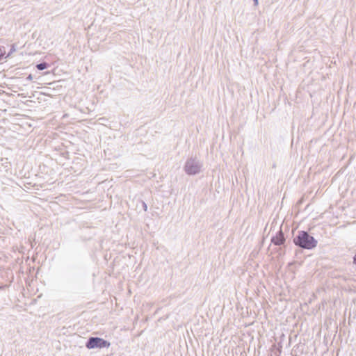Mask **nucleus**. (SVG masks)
<instances>
[{
	"mask_svg": "<svg viewBox=\"0 0 356 356\" xmlns=\"http://www.w3.org/2000/svg\"><path fill=\"white\" fill-rule=\"evenodd\" d=\"M296 245L307 250H312L316 247L317 241L306 231H300L298 235L293 238Z\"/></svg>",
	"mask_w": 356,
	"mask_h": 356,
	"instance_id": "1",
	"label": "nucleus"
},
{
	"mask_svg": "<svg viewBox=\"0 0 356 356\" xmlns=\"http://www.w3.org/2000/svg\"><path fill=\"white\" fill-rule=\"evenodd\" d=\"M202 163L196 158H189L184 165V170L187 175H195L201 172Z\"/></svg>",
	"mask_w": 356,
	"mask_h": 356,
	"instance_id": "2",
	"label": "nucleus"
},
{
	"mask_svg": "<svg viewBox=\"0 0 356 356\" xmlns=\"http://www.w3.org/2000/svg\"><path fill=\"white\" fill-rule=\"evenodd\" d=\"M110 346L111 343L109 341L97 337H89L86 343V347L88 349H101L104 348H108Z\"/></svg>",
	"mask_w": 356,
	"mask_h": 356,
	"instance_id": "3",
	"label": "nucleus"
},
{
	"mask_svg": "<svg viewBox=\"0 0 356 356\" xmlns=\"http://www.w3.org/2000/svg\"><path fill=\"white\" fill-rule=\"evenodd\" d=\"M271 242L275 245H281L285 242V237L283 232L280 229L275 236L271 238Z\"/></svg>",
	"mask_w": 356,
	"mask_h": 356,
	"instance_id": "4",
	"label": "nucleus"
},
{
	"mask_svg": "<svg viewBox=\"0 0 356 356\" xmlns=\"http://www.w3.org/2000/svg\"><path fill=\"white\" fill-rule=\"evenodd\" d=\"M48 67H49V64L46 62H42V63L36 65V68L38 70H41V71L48 68Z\"/></svg>",
	"mask_w": 356,
	"mask_h": 356,
	"instance_id": "5",
	"label": "nucleus"
},
{
	"mask_svg": "<svg viewBox=\"0 0 356 356\" xmlns=\"http://www.w3.org/2000/svg\"><path fill=\"white\" fill-rule=\"evenodd\" d=\"M141 204H142L143 209H144L145 211H146L147 210V206L146 203L145 202L142 201Z\"/></svg>",
	"mask_w": 356,
	"mask_h": 356,
	"instance_id": "6",
	"label": "nucleus"
},
{
	"mask_svg": "<svg viewBox=\"0 0 356 356\" xmlns=\"http://www.w3.org/2000/svg\"><path fill=\"white\" fill-rule=\"evenodd\" d=\"M26 79L29 80V81H31L33 79V76L32 74H29L27 77H26Z\"/></svg>",
	"mask_w": 356,
	"mask_h": 356,
	"instance_id": "7",
	"label": "nucleus"
},
{
	"mask_svg": "<svg viewBox=\"0 0 356 356\" xmlns=\"http://www.w3.org/2000/svg\"><path fill=\"white\" fill-rule=\"evenodd\" d=\"M353 264H356V253H355V255L353 257Z\"/></svg>",
	"mask_w": 356,
	"mask_h": 356,
	"instance_id": "8",
	"label": "nucleus"
},
{
	"mask_svg": "<svg viewBox=\"0 0 356 356\" xmlns=\"http://www.w3.org/2000/svg\"><path fill=\"white\" fill-rule=\"evenodd\" d=\"M254 6L258 5V0H253Z\"/></svg>",
	"mask_w": 356,
	"mask_h": 356,
	"instance_id": "9",
	"label": "nucleus"
},
{
	"mask_svg": "<svg viewBox=\"0 0 356 356\" xmlns=\"http://www.w3.org/2000/svg\"><path fill=\"white\" fill-rule=\"evenodd\" d=\"M15 51V49H14V47H13V48H12V49H11V51Z\"/></svg>",
	"mask_w": 356,
	"mask_h": 356,
	"instance_id": "10",
	"label": "nucleus"
}]
</instances>
